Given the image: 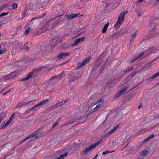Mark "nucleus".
<instances>
[{"label": "nucleus", "mask_w": 159, "mask_h": 159, "mask_svg": "<svg viewBox=\"0 0 159 159\" xmlns=\"http://www.w3.org/2000/svg\"><path fill=\"white\" fill-rule=\"evenodd\" d=\"M103 54L104 53H103L100 56V58H101L102 57H103Z\"/></svg>", "instance_id": "nucleus-60"}, {"label": "nucleus", "mask_w": 159, "mask_h": 159, "mask_svg": "<svg viewBox=\"0 0 159 159\" xmlns=\"http://www.w3.org/2000/svg\"><path fill=\"white\" fill-rule=\"evenodd\" d=\"M99 107H98V106H97L96 107H95L94 109V111H95V110H97V109H98V108Z\"/></svg>", "instance_id": "nucleus-56"}, {"label": "nucleus", "mask_w": 159, "mask_h": 159, "mask_svg": "<svg viewBox=\"0 0 159 159\" xmlns=\"http://www.w3.org/2000/svg\"><path fill=\"white\" fill-rule=\"evenodd\" d=\"M75 121L74 119H70V120L67 121V122L64 123L62 125V127H64L66 126H67L70 124L72 123Z\"/></svg>", "instance_id": "nucleus-16"}, {"label": "nucleus", "mask_w": 159, "mask_h": 159, "mask_svg": "<svg viewBox=\"0 0 159 159\" xmlns=\"http://www.w3.org/2000/svg\"><path fill=\"white\" fill-rule=\"evenodd\" d=\"M10 91H11V89H9L8 91L4 93H3V95H6L7 94V93H9L10 92Z\"/></svg>", "instance_id": "nucleus-44"}, {"label": "nucleus", "mask_w": 159, "mask_h": 159, "mask_svg": "<svg viewBox=\"0 0 159 159\" xmlns=\"http://www.w3.org/2000/svg\"><path fill=\"white\" fill-rule=\"evenodd\" d=\"M8 14V12H4V13H2L0 15V17L3 16H6V15H7Z\"/></svg>", "instance_id": "nucleus-39"}, {"label": "nucleus", "mask_w": 159, "mask_h": 159, "mask_svg": "<svg viewBox=\"0 0 159 159\" xmlns=\"http://www.w3.org/2000/svg\"><path fill=\"white\" fill-rule=\"evenodd\" d=\"M45 27H43L42 28L39 30V31L38 33L39 34H41L42 33H43L46 31V30L44 29Z\"/></svg>", "instance_id": "nucleus-25"}, {"label": "nucleus", "mask_w": 159, "mask_h": 159, "mask_svg": "<svg viewBox=\"0 0 159 159\" xmlns=\"http://www.w3.org/2000/svg\"><path fill=\"white\" fill-rule=\"evenodd\" d=\"M94 148V147L93 145H91L89 146V147L85 148L83 152V154H85L88 152H89L92 149Z\"/></svg>", "instance_id": "nucleus-13"}, {"label": "nucleus", "mask_w": 159, "mask_h": 159, "mask_svg": "<svg viewBox=\"0 0 159 159\" xmlns=\"http://www.w3.org/2000/svg\"><path fill=\"white\" fill-rule=\"evenodd\" d=\"M59 42V41L56 40L54 43H52L50 46V48L53 49L57 45V43Z\"/></svg>", "instance_id": "nucleus-23"}, {"label": "nucleus", "mask_w": 159, "mask_h": 159, "mask_svg": "<svg viewBox=\"0 0 159 159\" xmlns=\"http://www.w3.org/2000/svg\"><path fill=\"white\" fill-rule=\"evenodd\" d=\"M45 69V70L47 72H48L49 70H50L51 68L49 69V68L47 67H45V66L42 67L41 68V69L42 70Z\"/></svg>", "instance_id": "nucleus-32"}, {"label": "nucleus", "mask_w": 159, "mask_h": 159, "mask_svg": "<svg viewBox=\"0 0 159 159\" xmlns=\"http://www.w3.org/2000/svg\"><path fill=\"white\" fill-rule=\"evenodd\" d=\"M44 52L42 50H40L39 51V54H40L42 55V54H44Z\"/></svg>", "instance_id": "nucleus-49"}, {"label": "nucleus", "mask_w": 159, "mask_h": 159, "mask_svg": "<svg viewBox=\"0 0 159 159\" xmlns=\"http://www.w3.org/2000/svg\"><path fill=\"white\" fill-rule=\"evenodd\" d=\"M128 12V11H123L120 13L118 17L117 23L115 25V28L118 29L120 25L124 21L125 15Z\"/></svg>", "instance_id": "nucleus-1"}, {"label": "nucleus", "mask_w": 159, "mask_h": 159, "mask_svg": "<svg viewBox=\"0 0 159 159\" xmlns=\"http://www.w3.org/2000/svg\"><path fill=\"white\" fill-rule=\"evenodd\" d=\"M122 93H121V92H120V91L119 92H118L116 94V96L115 97V98H117V97H119L121 95H122Z\"/></svg>", "instance_id": "nucleus-37"}, {"label": "nucleus", "mask_w": 159, "mask_h": 159, "mask_svg": "<svg viewBox=\"0 0 159 159\" xmlns=\"http://www.w3.org/2000/svg\"><path fill=\"white\" fill-rule=\"evenodd\" d=\"M136 35V33H134L132 35V37H135Z\"/></svg>", "instance_id": "nucleus-57"}, {"label": "nucleus", "mask_w": 159, "mask_h": 159, "mask_svg": "<svg viewBox=\"0 0 159 159\" xmlns=\"http://www.w3.org/2000/svg\"><path fill=\"white\" fill-rule=\"evenodd\" d=\"M38 19V18L37 17H36L35 18H32V19H31L30 21H32L35 20L36 19Z\"/></svg>", "instance_id": "nucleus-55"}, {"label": "nucleus", "mask_w": 159, "mask_h": 159, "mask_svg": "<svg viewBox=\"0 0 159 159\" xmlns=\"http://www.w3.org/2000/svg\"><path fill=\"white\" fill-rule=\"evenodd\" d=\"M33 74V73L32 71L30 72L27 75L26 77L22 79L21 80L22 81H25L27 80L30 79L32 76Z\"/></svg>", "instance_id": "nucleus-15"}, {"label": "nucleus", "mask_w": 159, "mask_h": 159, "mask_svg": "<svg viewBox=\"0 0 159 159\" xmlns=\"http://www.w3.org/2000/svg\"><path fill=\"white\" fill-rule=\"evenodd\" d=\"M30 8L27 5L25 7V11H27L29 10Z\"/></svg>", "instance_id": "nucleus-41"}, {"label": "nucleus", "mask_w": 159, "mask_h": 159, "mask_svg": "<svg viewBox=\"0 0 159 159\" xmlns=\"http://www.w3.org/2000/svg\"><path fill=\"white\" fill-rule=\"evenodd\" d=\"M16 49H13V50H12L11 51V53H12V54L13 55V53H14L15 52H16Z\"/></svg>", "instance_id": "nucleus-50"}, {"label": "nucleus", "mask_w": 159, "mask_h": 159, "mask_svg": "<svg viewBox=\"0 0 159 159\" xmlns=\"http://www.w3.org/2000/svg\"><path fill=\"white\" fill-rule=\"evenodd\" d=\"M50 0H40L39 3H37L38 7L41 8L45 6L49 2Z\"/></svg>", "instance_id": "nucleus-4"}, {"label": "nucleus", "mask_w": 159, "mask_h": 159, "mask_svg": "<svg viewBox=\"0 0 159 159\" xmlns=\"http://www.w3.org/2000/svg\"><path fill=\"white\" fill-rule=\"evenodd\" d=\"M128 69L129 70H129H132L133 69V67L129 68H128Z\"/></svg>", "instance_id": "nucleus-59"}, {"label": "nucleus", "mask_w": 159, "mask_h": 159, "mask_svg": "<svg viewBox=\"0 0 159 159\" xmlns=\"http://www.w3.org/2000/svg\"><path fill=\"white\" fill-rule=\"evenodd\" d=\"M100 68H101V69L102 70V71L103 69L105 68V67L104 66H102Z\"/></svg>", "instance_id": "nucleus-53"}, {"label": "nucleus", "mask_w": 159, "mask_h": 159, "mask_svg": "<svg viewBox=\"0 0 159 159\" xmlns=\"http://www.w3.org/2000/svg\"><path fill=\"white\" fill-rule=\"evenodd\" d=\"M61 21V18H59L55 22V24H57L58 23H60Z\"/></svg>", "instance_id": "nucleus-33"}, {"label": "nucleus", "mask_w": 159, "mask_h": 159, "mask_svg": "<svg viewBox=\"0 0 159 159\" xmlns=\"http://www.w3.org/2000/svg\"><path fill=\"white\" fill-rule=\"evenodd\" d=\"M85 40L84 38H80L76 39L71 45V47H73L77 45L80 42H83Z\"/></svg>", "instance_id": "nucleus-8"}, {"label": "nucleus", "mask_w": 159, "mask_h": 159, "mask_svg": "<svg viewBox=\"0 0 159 159\" xmlns=\"http://www.w3.org/2000/svg\"><path fill=\"white\" fill-rule=\"evenodd\" d=\"M30 31V29L29 28H27L25 31V34H27Z\"/></svg>", "instance_id": "nucleus-35"}, {"label": "nucleus", "mask_w": 159, "mask_h": 159, "mask_svg": "<svg viewBox=\"0 0 159 159\" xmlns=\"http://www.w3.org/2000/svg\"><path fill=\"white\" fill-rule=\"evenodd\" d=\"M91 58V56L86 58L84 60L82 61L81 62H79L78 63V68H80L84 66L87 63L89 62Z\"/></svg>", "instance_id": "nucleus-3"}, {"label": "nucleus", "mask_w": 159, "mask_h": 159, "mask_svg": "<svg viewBox=\"0 0 159 159\" xmlns=\"http://www.w3.org/2000/svg\"><path fill=\"white\" fill-rule=\"evenodd\" d=\"M118 125L115 126L114 128L111 129L109 132V133L111 134L118 128Z\"/></svg>", "instance_id": "nucleus-26"}, {"label": "nucleus", "mask_w": 159, "mask_h": 159, "mask_svg": "<svg viewBox=\"0 0 159 159\" xmlns=\"http://www.w3.org/2000/svg\"><path fill=\"white\" fill-rule=\"evenodd\" d=\"M143 53H141L137 57L138 58H139L140 57H142L143 56Z\"/></svg>", "instance_id": "nucleus-46"}, {"label": "nucleus", "mask_w": 159, "mask_h": 159, "mask_svg": "<svg viewBox=\"0 0 159 159\" xmlns=\"http://www.w3.org/2000/svg\"><path fill=\"white\" fill-rule=\"evenodd\" d=\"M68 152H66L63 154H61L60 156L61 157V159H62L64 157L68 155Z\"/></svg>", "instance_id": "nucleus-29"}, {"label": "nucleus", "mask_w": 159, "mask_h": 159, "mask_svg": "<svg viewBox=\"0 0 159 159\" xmlns=\"http://www.w3.org/2000/svg\"><path fill=\"white\" fill-rule=\"evenodd\" d=\"M16 73L15 72L11 73L9 74L4 76V78L6 80L11 79L15 78L16 77Z\"/></svg>", "instance_id": "nucleus-5"}, {"label": "nucleus", "mask_w": 159, "mask_h": 159, "mask_svg": "<svg viewBox=\"0 0 159 159\" xmlns=\"http://www.w3.org/2000/svg\"><path fill=\"white\" fill-rule=\"evenodd\" d=\"M142 107V106L141 104H140L139 106H138V108H141V107Z\"/></svg>", "instance_id": "nucleus-61"}, {"label": "nucleus", "mask_w": 159, "mask_h": 159, "mask_svg": "<svg viewBox=\"0 0 159 159\" xmlns=\"http://www.w3.org/2000/svg\"><path fill=\"white\" fill-rule=\"evenodd\" d=\"M111 134H109V132H108L106 133V134L104 135V137H107L109 136Z\"/></svg>", "instance_id": "nucleus-42"}, {"label": "nucleus", "mask_w": 159, "mask_h": 159, "mask_svg": "<svg viewBox=\"0 0 159 159\" xmlns=\"http://www.w3.org/2000/svg\"><path fill=\"white\" fill-rule=\"evenodd\" d=\"M84 2L83 0L78 1L76 4V7L78 8H81L84 6Z\"/></svg>", "instance_id": "nucleus-9"}, {"label": "nucleus", "mask_w": 159, "mask_h": 159, "mask_svg": "<svg viewBox=\"0 0 159 159\" xmlns=\"http://www.w3.org/2000/svg\"><path fill=\"white\" fill-rule=\"evenodd\" d=\"M138 58L137 57L133 59L132 60L130 61V62H132L136 61L137 59H138Z\"/></svg>", "instance_id": "nucleus-47"}, {"label": "nucleus", "mask_w": 159, "mask_h": 159, "mask_svg": "<svg viewBox=\"0 0 159 159\" xmlns=\"http://www.w3.org/2000/svg\"><path fill=\"white\" fill-rule=\"evenodd\" d=\"M36 135L34 133H32L31 134L29 135L28 137L26 138L25 139H24L20 143L18 144L19 145L20 144H21L25 142L27 139L32 138L33 137H34L35 136H36Z\"/></svg>", "instance_id": "nucleus-11"}, {"label": "nucleus", "mask_w": 159, "mask_h": 159, "mask_svg": "<svg viewBox=\"0 0 159 159\" xmlns=\"http://www.w3.org/2000/svg\"><path fill=\"white\" fill-rule=\"evenodd\" d=\"M136 72H133L131 75H130L128 77H127L126 79H125L124 81H125V83L128 80H129V79H131L132 77L134 76L136 74Z\"/></svg>", "instance_id": "nucleus-17"}, {"label": "nucleus", "mask_w": 159, "mask_h": 159, "mask_svg": "<svg viewBox=\"0 0 159 159\" xmlns=\"http://www.w3.org/2000/svg\"><path fill=\"white\" fill-rule=\"evenodd\" d=\"M150 139L148 137L145 139L143 141L144 143L146 142Z\"/></svg>", "instance_id": "nucleus-43"}, {"label": "nucleus", "mask_w": 159, "mask_h": 159, "mask_svg": "<svg viewBox=\"0 0 159 159\" xmlns=\"http://www.w3.org/2000/svg\"><path fill=\"white\" fill-rule=\"evenodd\" d=\"M48 101V100L46 99V100H43L39 102L41 106L43 105L46 104V103Z\"/></svg>", "instance_id": "nucleus-24"}, {"label": "nucleus", "mask_w": 159, "mask_h": 159, "mask_svg": "<svg viewBox=\"0 0 159 159\" xmlns=\"http://www.w3.org/2000/svg\"><path fill=\"white\" fill-rule=\"evenodd\" d=\"M109 25V23H107V24H106L104 27L102 29V32L103 33H104L106 32L107 30V28L108 27Z\"/></svg>", "instance_id": "nucleus-22"}, {"label": "nucleus", "mask_w": 159, "mask_h": 159, "mask_svg": "<svg viewBox=\"0 0 159 159\" xmlns=\"http://www.w3.org/2000/svg\"><path fill=\"white\" fill-rule=\"evenodd\" d=\"M26 11L25 10L22 12V16L23 17L22 19L24 17H25V16H26V15H25V13H26Z\"/></svg>", "instance_id": "nucleus-40"}, {"label": "nucleus", "mask_w": 159, "mask_h": 159, "mask_svg": "<svg viewBox=\"0 0 159 159\" xmlns=\"http://www.w3.org/2000/svg\"><path fill=\"white\" fill-rule=\"evenodd\" d=\"M57 37H54L53 38V41H54V40H57Z\"/></svg>", "instance_id": "nucleus-62"}, {"label": "nucleus", "mask_w": 159, "mask_h": 159, "mask_svg": "<svg viewBox=\"0 0 159 159\" xmlns=\"http://www.w3.org/2000/svg\"><path fill=\"white\" fill-rule=\"evenodd\" d=\"M80 76V75L78 73L75 74L74 75L73 78L71 80V81H73L74 80H76Z\"/></svg>", "instance_id": "nucleus-21"}, {"label": "nucleus", "mask_w": 159, "mask_h": 159, "mask_svg": "<svg viewBox=\"0 0 159 159\" xmlns=\"http://www.w3.org/2000/svg\"><path fill=\"white\" fill-rule=\"evenodd\" d=\"M159 76V72L154 74L152 76L148 78L147 79V80H150L154 79V78H156Z\"/></svg>", "instance_id": "nucleus-18"}, {"label": "nucleus", "mask_w": 159, "mask_h": 159, "mask_svg": "<svg viewBox=\"0 0 159 159\" xmlns=\"http://www.w3.org/2000/svg\"><path fill=\"white\" fill-rule=\"evenodd\" d=\"M98 154H97L96 155L95 157L94 158H93V159H94L98 157Z\"/></svg>", "instance_id": "nucleus-63"}, {"label": "nucleus", "mask_w": 159, "mask_h": 159, "mask_svg": "<svg viewBox=\"0 0 159 159\" xmlns=\"http://www.w3.org/2000/svg\"><path fill=\"white\" fill-rule=\"evenodd\" d=\"M40 0H32V2H34V4H36V6L38 7L37 3H39Z\"/></svg>", "instance_id": "nucleus-28"}, {"label": "nucleus", "mask_w": 159, "mask_h": 159, "mask_svg": "<svg viewBox=\"0 0 159 159\" xmlns=\"http://www.w3.org/2000/svg\"><path fill=\"white\" fill-rule=\"evenodd\" d=\"M62 77V75L61 74L55 76L48 80V83L49 84L54 83L60 80Z\"/></svg>", "instance_id": "nucleus-2"}, {"label": "nucleus", "mask_w": 159, "mask_h": 159, "mask_svg": "<svg viewBox=\"0 0 159 159\" xmlns=\"http://www.w3.org/2000/svg\"><path fill=\"white\" fill-rule=\"evenodd\" d=\"M102 141V139L98 141L96 143H95L93 144V146L94 147H96L98 144H99L100 143H101Z\"/></svg>", "instance_id": "nucleus-30"}, {"label": "nucleus", "mask_w": 159, "mask_h": 159, "mask_svg": "<svg viewBox=\"0 0 159 159\" xmlns=\"http://www.w3.org/2000/svg\"><path fill=\"white\" fill-rule=\"evenodd\" d=\"M128 71H129V70H128V69H126V70H125L124 71V72L125 73H126V72H128Z\"/></svg>", "instance_id": "nucleus-58"}, {"label": "nucleus", "mask_w": 159, "mask_h": 159, "mask_svg": "<svg viewBox=\"0 0 159 159\" xmlns=\"http://www.w3.org/2000/svg\"><path fill=\"white\" fill-rule=\"evenodd\" d=\"M69 53L67 52H61V53L58 54L57 55V57L59 58H62L64 57H66V56H69L70 55Z\"/></svg>", "instance_id": "nucleus-10"}, {"label": "nucleus", "mask_w": 159, "mask_h": 159, "mask_svg": "<svg viewBox=\"0 0 159 159\" xmlns=\"http://www.w3.org/2000/svg\"><path fill=\"white\" fill-rule=\"evenodd\" d=\"M41 106L40 104L39 103L36 104L34 106H33L32 108H30V110H34L35 109H37L38 108H39L40 107V106Z\"/></svg>", "instance_id": "nucleus-20"}, {"label": "nucleus", "mask_w": 159, "mask_h": 159, "mask_svg": "<svg viewBox=\"0 0 159 159\" xmlns=\"http://www.w3.org/2000/svg\"><path fill=\"white\" fill-rule=\"evenodd\" d=\"M30 102H21L19 103H18L16 106V108H17L20 107H23L26 104H28L30 103Z\"/></svg>", "instance_id": "nucleus-14"}, {"label": "nucleus", "mask_w": 159, "mask_h": 159, "mask_svg": "<svg viewBox=\"0 0 159 159\" xmlns=\"http://www.w3.org/2000/svg\"><path fill=\"white\" fill-rule=\"evenodd\" d=\"M56 159H61V157H60V156L57 157Z\"/></svg>", "instance_id": "nucleus-64"}, {"label": "nucleus", "mask_w": 159, "mask_h": 159, "mask_svg": "<svg viewBox=\"0 0 159 159\" xmlns=\"http://www.w3.org/2000/svg\"><path fill=\"white\" fill-rule=\"evenodd\" d=\"M128 87H125L124 89H122V90H120V92H121V93L123 94V93H125V91L128 89Z\"/></svg>", "instance_id": "nucleus-36"}, {"label": "nucleus", "mask_w": 159, "mask_h": 159, "mask_svg": "<svg viewBox=\"0 0 159 159\" xmlns=\"http://www.w3.org/2000/svg\"><path fill=\"white\" fill-rule=\"evenodd\" d=\"M144 0H138L137 1V3H139L142 2H143Z\"/></svg>", "instance_id": "nucleus-54"}, {"label": "nucleus", "mask_w": 159, "mask_h": 159, "mask_svg": "<svg viewBox=\"0 0 159 159\" xmlns=\"http://www.w3.org/2000/svg\"><path fill=\"white\" fill-rule=\"evenodd\" d=\"M11 9H15L17 7V4L16 3H14L11 5Z\"/></svg>", "instance_id": "nucleus-27"}, {"label": "nucleus", "mask_w": 159, "mask_h": 159, "mask_svg": "<svg viewBox=\"0 0 159 159\" xmlns=\"http://www.w3.org/2000/svg\"><path fill=\"white\" fill-rule=\"evenodd\" d=\"M134 37H132L130 39V43L133 42V40H134Z\"/></svg>", "instance_id": "nucleus-51"}, {"label": "nucleus", "mask_w": 159, "mask_h": 159, "mask_svg": "<svg viewBox=\"0 0 159 159\" xmlns=\"http://www.w3.org/2000/svg\"><path fill=\"white\" fill-rule=\"evenodd\" d=\"M58 122H59L58 121H57L54 124V125L55 126L57 125H58Z\"/></svg>", "instance_id": "nucleus-52"}, {"label": "nucleus", "mask_w": 159, "mask_h": 159, "mask_svg": "<svg viewBox=\"0 0 159 159\" xmlns=\"http://www.w3.org/2000/svg\"><path fill=\"white\" fill-rule=\"evenodd\" d=\"M15 114V113H13L10 116L9 119L7 122L5 124H4L3 125L1 126H0V129H2L3 128H5L7 125H8L12 121V119L13 118V116Z\"/></svg>", "instance_id": "nucleus-6"}, {"label": "nucleus", "mask_w": 159, "mask_h": 159, "mask_svg": "<svg viewBox=\"0 0 159 159\" xmlns=\"http://www.w3.org/2000/svg\"><path fill=\"white\" fill-rule=\"evenodd\" d=\"M154 136V134H151V135H149L148 136V137L150 139L152 138H153Z\"/></svg>", "instance_id": "nucleus-45"}, {"label": "nucleus", "mask_w": 159, "mask_h": 159, "mask_svg": "<svg viewBox=\"0 0 159 159\" xmlns=\"http://www.w3.org/2000/svg\"><path fill=\"white\" fill-rule=\"evenodd\" d=\"M148 152L147 150H143L141 152L138 157V159H142L147 155Z\"/></svg>", "instance_id": "nucleus-7"}, {"label": "nucleus", "mask_w": 159, "mask_h": 159, "mask_svg": "<svg viewBox=\"0 0 159 159\" xmlns=\"http://www.w3.org/2000/svg\"><path fill=\"white\" fill-rule=\"evenodd\" d=\"M67 101V100H65L64 102V103H62L63 102V100H59L58 102L55 104V105L57 106H60L62 105V104H64V103H65Z\"/></svg>", "instance_id": "nucleus-19"}, {"label": "nucleus", "mask_w": 159, "mask_h": 159, "mask_svg": "<svg viewBox=\"0 0 159 159\" xmlns=\"http://www.w3.org/2000/svg\"><path fill=\"white\" fill-rule=\"evenodd\" d=\"M114 152V151H113L112 152H110V151H106L103 152L102 153V155H105V154H107L108 153H111V152Z\"/></svg>", "instance_id": "nucleus-38"}, {"label": "nucleus", "mask_w": 159, "mask_h": 159, "mask_svg": "<svg viewBox=\"0 0 159 159\" xmlns=\"http://www.w3.org/2000/svg\"><path fill=\"white\" fill-rule=\"evenodd\" d=\"M64 13V10L62 11L60 13V16H61L63 15Z\"/></svg>", "instance_id": "nucleus-48"}, {"label": "nucleus", "mask_w": 159, "mask_h": 159, "mask_svg": "<svg viewBox=\"0 0 159 159\" xmlns=\"http://www.w3.org/2000/svg\"><path fill=\"white\" fill-rule=\"evenodd\" d=\"M26 44H27V43H26L24 44V46L23 47V49H25V50H28L29 49V47H28L27 46Z\"/></svg>", "instance_id": "nucleus-31"}, {"label": "nucleus", "mask_w": 159, "mask_h": 159, "mask_svg": "<svg viewBox=\"0 0 159 159\" xmlns=\"http://www.w3.org/2000/svg\"><path fill=\"white\" fill-rule=\"evenodd\" d=\"M1 48H2L1 46H0V51L1 52H3L2 54L4 53L5 52H6L7 50L5 48H4L2 50Z\"/></svg>", "instance_id": "nucleus-34"}, {"label": "nucleus", "mask_w": 159, "mask_h": 159, "mask_svg": "<svg viewBox=\"0 0 159 159\" xmlns=\"http://www.w3.org/2000/svg\"><path fill=\"white\" fill-rule=\"evenodd\" d=\"M79 15V13L71 14L70 15H67L66 16V17L68 19H71L74 18L75 17Z\"/></svg>", "instance_id": "nucleus-12"}]
</instances>
